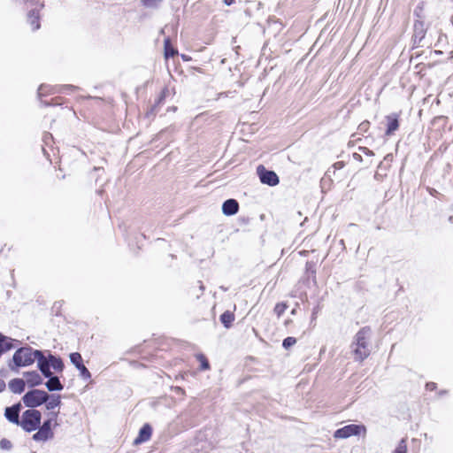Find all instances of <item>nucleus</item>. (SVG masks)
I'll return each mask as SVG.
<instances>
[{
	"mask_svg": "<svg viewBox=\"0 0 453 453\" xmlns=\"http://www.w3.org/2000/svg\"><path fill=\"white\" fill-rule=\"evenodd\" d=\"M70 361L71 363L80 371V375L84 380H89L91 378L90 372L87 369V367L82 363V357L78 352H73L70 354Z\"/></svg>",
	"mask_w": 453,
	"mask_h": 453,
	"instance_id": "8",
	"label": "nucleus"
},
{
	"mask_svg": "<svg viewBox=\"0 0 453 453\" xmlns=\"http://www.w3.org/2000/svg\"><path fill=\"white\" fill-rule=\"evenodd\" d=\"M0 337H1V341H2L1 344H2V349H3L4 353L14 348L12 339L8 338V337L3 335L2 334H0Z\"/></svg>",
	"mask_w": 453,
	"mask_h": 453,
	"instance_id": "19",
	"label": "nucleus"
},
{
	"mask_svg": "<svg viewBox=\"0 0 453 453\" xmlns=\"http://www.w3.org/2000/svg\"><path fill=\"white\" fill-rule=\"evenodd\" d=\"M26 382L22 379H13L9 382V388L14 394H21L25 390Z\"/></svg>",
	"mask_w": 453,
	"mask_h": 453,
	"instance_id": "16",
	"label": "nucleus"
},
{
	"mask_svg": "<svg viewBox=\"0 0 453 453\" xmlns=\"http://www.w3.org/2000/svg\"><path fill=\"white\" fill-rule=\"evenodd\" d=\"M361 433L365 434L366 428L365 426L351 424L337 429L334 434V437L336 439H346L352 435H359Z\"/></svg>",
	"mask_w": 453,
	"mask_h": 453,
	"instance_id": "6",
	"label": "nucleus"
},
{
	"mask_svg": "<svg viewBox=\"0 0 453 453\" xmlns=\"http://www.w3.org/2000/svg\"><path fill=\"white\" fill-rule=\"evenodd\" d=\"M234 2V0H224V3L226 4V5H230L232 4Z\"/></svg>",
	"mask_w": 453,
	"mask_h": 453,
	"instance_id": "35",
	"label": "nucleus"
},
{
	"mask_svg": "<svg viewBox=\"0 0 453 453\" xmlns=\"http://www.w3.org/2000/svg\"><path fill=\"white\" fill-rule=\"evenodd\" d=\"M38 19V15L35 13V11L29 13V22L32 27V30H36L40 27Z\"/></svg>",
	"mask_w": 453,
	"mask_h": 453,
	"instance_id": "20",
	"label": "nucleus"
},
{
	"mask_svg": "<svg viewBox=\"0 0 453 453\" xmlns=\"http://www.w3.org/2000/svg\"><path fill=\"white\" fill-rule=\"evenodd\" d=\"M427 390H434L436 388V384L434 382H428L426 385Z\"/></svg>",
	"mask_w": 453,
	"mask_h": 453,
	"instance_id": "30",
	"label": "nucleus"
},
{
	"mask_svg": "<svg viewBox=\"0 0 453 453\" xmlns=\"http://www.w3.org/2000/svg\"><path fill=\"white\" fill-rule=\"evenodd\" d=\"M368 122H364L360 125L361 129H365L368 127Z\"/></svg>",
	"mask_w": 453,
	"mask_h": 453,
	"instance_id": "34",
	"label": "nucleus"
},
{
	"mask_svg": "<svg viewBox=\"0 0 453 453\" xmlns=\"http://www.w3.org/2000/svg\"><path fill=\"white\" fill-rule=\"evenodd\" d=\"M200 289H201L202 291H203L204 287H203V284H201V285H200Z\"/></svg>",
	"mask_w": 453,
	"mask_h": 453,
	"instance_id": "38",
	"label": "nucleus"
},
{
	"mask_svg": "<svg viewBox=\"0 0 453 453\" xmlns=\"http://www.w3.org/2000/svg\"><path fill=\"white\" fill-rule=\"evenodd\" d=\"M26 382L31 388L39 386L42 383V378L36 371L24 372Z\"/></svg>",
	"mask_w": 453,
	"mask_h": 453,
	"instance_id": "13",
	"label": "nucleus"
},
{
	"mask_svg": "<svg viewBox=\"0 0 453 453\" xmlns=\"http://www.w3.org/2000/svg\"><path fill=\"white\" fill-rule=\"evenodd\" d=\"M234 320V315L233 312L226 311L220 316V321L226 328H229Z\"/></svg>",
	"mask_w": 453,
	"mask_h": 453,
	"instance_id": "18",
	"label": "nucleus"
},
{
	"mask_svg": "<svg viewBox=\"0 0 453 453\" xmlns=\"http://www.w3.org/2000/svg\"><path fill=\"white\" fill-rule=\"evenodd\" d=\"M45 377L49 378L48 381L45 383L49 391H60L63 389L64 386L60 382L59 378L58 376H52L51 371H50L49 375Z\"/></svg>",
	"mask_w": 453,
	"mask_h": 453,
	"instance_id": "12",
	"label": "nucleus"
},
{
	"mask_svg": "<svg viewBox=\"0 0 453 453\" xmlns=\"http://www.w3.org/2000/svg\"><path fill=\"white\" fill-rule=\"evenodd\" d=\"M394 453H407V444H406V439L403 438L400 442L398 443L396 449H395Z\"/></svg>",
	"mask_w": 453,
	"mask_h": 453,
	"instance_id": "23",
	"label": "nucleus"
},
{
	"mask_svg": "<svg viewBox=\"0 0 453 453\" xmlns=\"http://www.w3.org/2000/svg\"><path fill=\"white\" fill-rule=\"evenodd\" d=\"M47 410L52 411L57 407H59L61 404V398L60 395H50V398L45 403Z\"/></svg>",
	"mask_w": 453,
	"mask_h": 453,
	"instance_id": "17",
	"label": "nucleus"
},
{
	"mask_svg": "<svg viewBox=\"0 0 453 453\" xmlns=\"http://www.w3.org/2000/svg\"><path fill=\"white\" fill-rule=\"evenodd\" d=\"M296 343V339L295 337L288 336L283 340L282 346L288 349L290 347L294 346Z\"/></svg>",
	"mask_w": 453,
	"mask_h": 453,
	"instance_id": "25",
	"label": "nucleus"
},
{
	"mask_svg": "<svg viewBox=\"0 0 453 453\" xmlns=\"http://www.w3.org/2000/svg\"><path fill=\"white\" fill-rule=\"evenodd\" d=\"M354 157H355L356 159H358V160H361V159H362V158H361V156H360V155H358V154H357V153H355V154H354Z\"/></svg>",
	"mask_w": 453,
	"mask_h": 453,
	"instance_id": "36",
	"label": "nucleus"
},
{
	"mask_svg": "<svg viewBox=\"0 0 453 453\" xmlns=\"http://www.w3.org/2000/svg\"><path fill=\"white\" fill-rule=\"evenodd\" d=\"M152 433V428L149 424H145L139 431L137 438L134 440L135 444H139L150 440Z\"/></svg>",
	"mask_w": 453,
	"mask_h": 453,
	"instance_id": "15",
	"label": "nucleus"
},
{
	"mask_svg": "<svg viewBox=\"0 0 453 453\" xmlns=\"http://www.w3.org/2000/svg\"><path fill=\"white\" fill-rule=\"evenodd\" d=\"M287 304L284 303H279L274 307V312L277 314L278 317H280L287 309Z\"/></svg>",
	"mask_w": 453,
	"mask_h": 453,
	"instance_id": "24",
	"label": "nucleus"
},
{
	"mask_svg": "<svg viewBox=\"0 0 453 453\" xmlns=\"http://www.w3.org/2000/svg\"><path fill=\"white\" fill-rule=\"evenodd\" d=\"M359 150L367 156H373V152L366 147H360Z\"/></svg>",
	"mask_w": 453,
	"mask_h": 453,
	"instance_id": "29",
	"label": "nucleus"
},
{
	"mask_svg": "<svg viewBox=\"0 0 453 453\" xmlns=\"http://www.w3.org/2000/svg\"><path fill=\"white\" fill-rule=\"evenodd\" d=\"M42 414L39 411L29 409L22 413L19 426L26 432L35 431L41 424Z\"/></svg>",
	"mask_w": 453,
	"mask_h": 453,
	"instance_id": "3",
	"label": "nucleus"
},
{
	"mask_svg": "<svg viewBox=\"0 0 453 453\" xmlns=\"http://www.w3.org/2000/svg\"><path fill=\"white\" fill-rule=\"evenodd\" d=\"M48 138H51V134H47L45 135V139H48Z\"/></svg>",
	"mask_w": 453,
	"mask_h": 453,
	"instance_id": "37",
	"label": "nucleus"
},
{
	"mask_svg": "<svg viewBox=\"0 0 453 453\" xmlns=\"http://www.w3.org/2000/svg\"><path fill=\"white\" fill-rule=\"evenodd\" d=\"M49 398L50 395L47 392L40 389H33L23 395L22 401L27 407L35 408L46 403Z\"/></svg>",
	"mask_w": 453,
	"mask_h": 453,
	"instance_id": "4",
	"label": "nucleus"
},
{
	"mask_svg": "<svg viewBox=\"0 0 453 453\" xmlns=\"http://www.w3.org/2000/svg\"><path fill=\"white\" fill-rule=\"evenodd\" d=\"M0 448L4 450H10L12 448V443L8 439H2L0 441Z\"/></svg>",
	"mask_w": 453,
	"mask_h": 453,
	"instance_id": "27",
	"label": "nucleus"
},
{
	"mask_svg": "<svg viewBox=\"0 0 453 453\" xmlns=\"http://www.w3.org/2000/svg\"><path fill=\"white\" fill-rule=\"evenodd\" d=\"M257 173L262 183L269 186H275L279 183V178L277 174L273 172L266 170L264 166L259 165L257 167Z\"/></svg>",
	"mask_w": 453,
	"mask_h": 453,
	"instance_id": "7",
	"label": "nucleus"
},
{
	"mask_svg": "<svg viewBox=\"0 0 453 453\" xmlns=\"http://www.w3.org/2000/svg\"><path fill=\"white\" fill-rule=\"evenodd\" d=\"M47 352L48 356H45V360L49 365V371H50V367H52L56 372H61L65 367L62 359L52 355L50 351Z\"/></svg>",
	"mask_w": 453,
	"mask_h": 453,
	"instance_id": "11",
	"label": "nucleus"
},
{
	"mask_svg": "<svg viewBox=\"0 0 453 453\" xmlns=\"http://www.w3.org/2000/svg\"><path fill=\"white\" fill-rule=\"evenodd\" d=\"M386 131L385 134L392 135L399 128V117L396 113H392L386 117Z\"/></svg>",
	"mask_w": 453,
	"mask_h": 453,
	"instance_id": "10",
	"label": "nucleus"
},
{
	"mask_svg": "<svg viewBox=\"0 0 453 453\" xmlns=\"http://www.w3.org/2000/svg\"><path fill=\"white\" fill-rule=\"evenodd\" d=\"M197 360L201 363V369L202 370H208L210 368L209 362L204 355L198 354L196 355Z\"/></svg>",
	"mask_w": 453,
	"mask_h": 453,
	"instance_id": "22",
	"label": "nucleus"
},
{
	"mask_svg": "<svg viewBox=\"0 0 453 453\" xmlns=\"http://www.w3.org/2000/svg\"><path fill=\"white\" fill-rule=\"evenodd\" d=\"M177 51L171 46L170 40L165 39V56L166 58L170 57H173Z\"/></svg>",
	"mask_w": 453,
	"mask_h": 453,
	"instance_id": "21",
	"label": "nucleus"
},
{
	"mask_svg": "<svg viewBox=\"0 0 453 453\" xmlns=\"http://www.w3.org/2000/svg\"><path fill=\"white\" fill-rule=\"evenodd\" d=\"M334 166L336 168V169H340L342 167H343V163L342 162H336Z\"/></svg>",
	"mask_w": 453,
	"mask_h": 453,
	"instance_id": "33",
	"label": "nucleus"
},
{
	"mask_svg": "<svg viewBox=\"0 0 453 453\" xmlns=\"http://www.w3.org/2000/svg\"><path fill=\"white\" fill-rule=\"evenodd\" d=\"M5 382L4 380L0 379V393L5 389Z\"/></svg>",
	"mask_w": 453,
	"mask_h": 453,
	"instance_id": "31",
	"label": "nucleus"
},
{
	"mask_svg": "<svg viewBox=\"0 0 453 453\" xmlns=\"http://www.w3.org/2000/svg\"><path fill=\"white\" fill-rule=\"evenodd\" d=\"M306 268L308 271H311L312 273H315V271L312 269V264L311 263H306Z\"/></svg>",
	"mask_w": 453,
	"mask_h": 453,
	"instance_id": "32",
	"label": "nucleus"
},
{
	"mask_svg": "<svg viewBox=\"0 0 453 453\" xmlns=\"http://www.w3.org/2000/svg\"><path fill=\"white\" fill-rule=\"evenodd\" d=\"M372 335V330L369 326L362 327L355 335L352 342L353 352L355 359L357 361H363L371 353L370 349V339Z\"/></svg>",
	"mask_w": 453,
	"mask_h": 453,
	"instance_id": "2",
	"label": "nucleus"
},
{
	"mask_svg": "<svg viewBox=\"0 0 453 453\" xmlns=\"http://www.w3.org/2000/svg\"><path fill=\"white\" fill-rule=\"evenodd\" d=\"M163 0H142V4L145 7H148V8H155L157 6H158V4L162 2Z\"/></svg>",
	"mask_w": 453,
	"mask_h": 453,
	"instance_id": "26",
	"label": "nucleus"
},
{
	"mask_svg": "<svg viewBox=\"0 0 453 453\" xmlns=\"http://www.w3.org/2000/svg\"><path fill=\"white\" fill-rule=\"evenodd\" d=\"M239 203L235 199H227L223 203L222 211L225 215H234L238 211Z\"/></svg>",
	"mask_w": 453,
	"mask_h": 453,
	"instance_id": "14",
	"label": "nucleus"
},
{
	"mask_svg": "<svg viewBox=\"0 0 453 453\" xmlns=\"http://www.w3.org/2000/svg\"><path fill=\"white\" fill-rule=\"evenodd\" d=\"M48 87L46 85H41L38 88L39 96H43L48 91Z\"/></svg>",
	"mask_w": 453,
	"mask_h": 453,
	"instance_id": "28",
	"label": "nucleus"
},
{
	"mask_svg": "<svg viewBox=\"0 0 453 453\" xmlns=\"http://www.w3.org/2000/svg\"><path fill=\"white\" fill-rule=\"evenodd\" d=\"M20 410H21V404L19 403L13 404L11 407H6L4 410V417L11 423H13V424L19 426V423L20 421V419H19Z\"/></svg>",
	"mask_w": 453,
	"mask_h": 453,
	"instance_id": "9",
	"label": "nucleus"
},
{
	"mask_svg": "<svg viewBox=\"0 0 453 453\" xmlns=\"http://www.w3.org/2000/svg\"><path fill=\"white\" fill-rule=\"evenodd\" d=\"M37 360L38 369L43 376L49 375V365L45 360V355L42 350H34L31 347H21L18 349L12 357L13 365L10 364L12 371H17L19 367H25L34 364Z\"/></svg>",
	"mask_w": 453,
	"mask_h": 453,
	"instance_id": "1",
	"label": "nucleus"
},
{
	"mask_svg": "<svg viewBox=\"0 0 453 453\" xmlns=\"http://www.w3.org/2000/svg\"><path fill=\"white\" fill-rule=\"evenodd\" d=\"M58 412H50V418L48 420H45L42 425L40 426L38 431L33 435V440L35 441H46L49 439L53 438L54 433L51 430V424L53 420H56Z\"/></svg>",
	"mask_w": 453,
	"mask_h": 453,
	"instance_id": "5",
	"label": "nucleus"
}]
</instances>
